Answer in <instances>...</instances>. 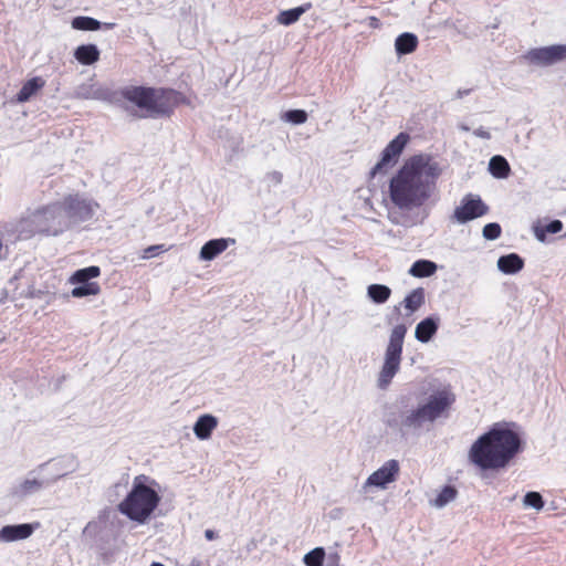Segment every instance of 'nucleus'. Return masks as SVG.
<instances>
[{
    "label": "nucleus",
    "mask_w": 566,
    "mask_h": 566,
    "mask_svg": "<svg viewBox=\"0 0 566 566\" xmlns=\"http://www.w3.org/2000/svg\"><path fill=\"white\" fill-rule=\"evenodd\" d=\"M440 174L439 164L429 156L411 157L390 180L391 201L405 210L421 207L434 192Z\"/></svg>",
    "instance_id": "f257e3e1"
},
{
    "label": "nucleus",
    "mask_w": 566,
    "mask_h": 566,
    "mask_svg": "<svg viewBox=\"0 0 566 566\" xmlns=\"http://www.w3.org/2000/svg\"><path fill=\"white\" fill-rule=\"evenodd\" d=\"M515 423H495L471 446L469 458L482 470H501L522 451V439L511 427Z\"/></svg>",
    "instance_id": "f03ea898"
},
{
    "label": "nucleus",
    "mask_w": 566,
    "mask_h": 566,
    "mask_svg": "<svg viewBox=\"0 0 566 566\" xmlns=\"http://www.w3.org/2000/svg\"><path fill=\"white\" fill-rule=\"evenodd\" d=\"M455 401V395L448 388H443L429 396L426 403L400 415L401 431H419L424 424L433 423L442 417Z\"/></svg>",
    "instance_id": "7ed1b4c3"
},
{
    "label": "nucleus",
    "mask_w": 566,
    "mask_h": 566,
    "mask_svg": "<svg viewBox=\"0 0 566 566\" xmlns=\"http://www.w3.org/2000/svg\"><path fill=\"white\" fill-rule=\"evenodd\" d=\"M147 480L143 474L136 476L132 490L117 505L123 515L139 524L146 523L160 503L158 492L145 483Z\"/></svg>",
    "instance_id": "20e7f679"
},
{
    "label": "nucleus",
    "mask_w": 566,
    "mask_h": 566,
    "mask_svg": "<svg viewBox=\"0 0 566 566\" xmlns=\"http://www.w3.org/2000/svg\"><path fill=\"white\" fill-rule=\"evenodd\" d=\"M122 94L125 99L136 104L139 108L156 115H169L176 96L172 90L158 91L143 86L127 87Z\"/></svg>",
    "instance_id": "39448f33"
},
{
    "label": "nucleus",
    "mask_w": 566,
    "mask_h": 566,
    "mask_svg": "<svg viewBox=\"0 0 566 566\" xmlns=\"http://www.w3.org/2000/svg\"><path fill=\"white\" fill-rule=\"evenodd\" d=\"M406 333L407 327L403 324H398L391 329L385 353V361L378 377V387L380 389H386L399 370Z\"/></svg>",
    "instance_id": "423d86ee"
},
{
    "label": "nucleus",
    "mask_w": 566,
    "mask_h": 566,
    "mask_svg": "<svg viewBox=\"0 0 566 566\" xmlns=\"http://www.w3.org/2000/svg\"><path fill=\"white\" fill-rule=\"evenodd\" d=\"M67 229L81 222L90 220L98 207L93 200L86 199L78 193L69 195L59 201Z\"/></svg>",
    "instance_id": "0eeeda50"
},
{
    "label": "nucleus",
    "mask_w": 566,
    "mask_h": 566,
    "mask_svg": "<svg viewBox=\"0 0 566 566\" xmlns=\"http://www.w3.org/2000/svg\"><path fill=\"white\" fill-rule=\"evenodd\" d=\"M33 217L41 234L59 235L69 230L59 201L35 210Z\"/></svg>",
    "instance_id": "6e6552de"
},
{
    "label": "nucleus",
    "mask_w": 566,
    "mask_h": 566,
    "mask_svg": "<svg viewBox=\"0 0 566 566\" xmlns=\"http://www.w3.org/2000/svg\"><path fill=\"white\" fill-rule=\"evenodd\" d=\"M408 140V134L400 133L397 135L382 150L380 160L370 170V177L374 178L377 175L385 174L388 167L395 165Z\"/></svg>",
    "instance_id": "1a4fd4ad"
},
{
    "label": "nucleus",
    "mask_w": 566,
    "mask_h": 566,
    "mask_svg": "<svg viewBox=\"0 0 566 566\" xmlns=\"http://www.w3.org/2000/svg\"><path fill=\"white\" fill-rule=\"evenodd\" d=\"M489 212V207L482 201V199L472 193L465 195L461 205L453 211V219L459 223H467L468 221L480 218Z\"/></svg>",
    "instance_id": "9d476101"
},
{
    "label": "nucleus",
    "mask_w": 566,
    "mask_h": 566,
    "mask_svg": "<svg viewBox=\"0 0 566 566\" xmlns=\"http://www.w3.org/2000/svg\"><path fill=\"white\" fill-rule=\"evenodd\" d=\"M35 234H41V232L38 231L33 212L15 223L6 224L1 232L2 238L10 243H15L19 240H28Z\"/></svg>",
    "instance_id": "9b49d317"
},
{
    "label": "nucleus",
    "mask_w": 566,
    "mask_h": 566,
    "mask_svg": "<svg viewBox=\"0 0 566 566\" xmlns=\"http://www.w3.org/2000/svg\"><path fill=\"white\" fill-rule=\"evenodd\" d=\"M525 59L535 65L548 66L566 59V44L532 49Z\"/></svg>",
    "instance_id": "f8f14e48"
},
{
    "label": "nucleus",
    "mask_w": 566,
    "mask_h": 566,
    "mask_svg": "<svg viewBox=\"0 0 566 566\" xmlns=\"http://www.w3.org/2000/svg\"><path fill=\"white\" fill-rule=\"evenodd\" d=\"M399 462L397 460H388L382 467L368 476L364 484V489L369 486L385 489L388 483L396 481L399 474Z\"/></svg>",
    "instance_id": "ddd939ff"
},
{
    "label": "nucleus",
    "mask_w": 566,
    "mask_h": 566,
    "mask_svg": "<svg viewBox=\"0 0 566 566\" xmlns=\"http://www.w3.org/2000/svg\"><path fill=\"white\" fill-rule=\"evenodd\" d=\"M40 526V523H23L17 525H6L0 530V543H11L29 538Z\"/></svg>",
    "instance_id": "4468645a"
},
{
    "label": "nucleus",
    "mask_w": 566,
    "mask_h": 566,
    "mask_svg": "<svg viewBox=\"0 0 566 566\" xmlns=\"http://www.w3.org/2000/svg\"><path fill=\"white\" fill-rule=\"evenodd\" d=\"M235 241L231 238H220L212 239L206 242L199 252V259L202 261H212L218 255H220L230 244H233Z\"/></svg>",
    "instance_id": "2eb2a0df"
},
{
    "label": "nucleus",
    "mask_w": 566,
    "mask_h": 566,
    "mask_svg": "<svg viewBox=\"0 0 566 566\" xmlns=\"http://www.w3.org/2000/svg\"><path fill=\"white\" fill-rule=\"evenodd\" d=\"M439 317L429 316L416 326L415 337L421 343H428L437 333L439 327Z\"/></svg>",
    "instance_id": "dca6fc26"
},
{
    "label": "nucleus",
    "mask_w": 566,
    "mask_h": 566,
    "mask_svg": "<svg viewBox=\"0 0 566 566\" xmlns=\"http://www.w3.org/2000/svg\"><path fill=\"white\" fill-rule=\"evenodd\" d=\"M218 426V419L212 415H202L193 426V432L200 440H207Z\"/></svg>",
    "instance_id": "f3484780"
},
{
    "label": "nucleus",
    "mask_w": 566,
    "mask_h": 566,
    "mask_svg": "<svg viewBox=\"0 0 566 566\" xmlns=\"http://www.w3.org/2000/svg\"><path fill=\"white\" fill-rule=\"evenodd\" d=\"M524 266V260L516 253L502 255L497 260V268L505 274H515Z\"/></svg>",
    "instance_id": "a211bd4d"
},
{
    "label": "nucleus",
    "mask_w": 566,
    "mask_h": 566,
    "mask_svg": "<svg viewBox=\"0 0 566 566\" xmlns=\"http://www.w3.org/2000/svg\"><path fill=\"white\" fill-rule=\"evenodd\" d=\"M99 50L95 44H82L74 51V57L83 65H92L99 60Z\"/></svg>",
    "instance_id": "6ab92c4d"
},
{
    "label": "nucleus",
    "mask_w": 566,
    "mask_h": 566,
    "mask_svg": "<svg viewBox=\"0 0 566 566\" xmlns=\"http://www.w3.org/2000/svg\"><path fill=\"white\" fill-rule=\"evenodd\" d=\"M418 46V38L416 34L405 32L397 36L395 41V49L398 55L410 54L416 51Z\"/></svg>",
    "instance_id": "aec40b11"
},
{
    "label": "nucleus",
    "mask_w": 566,
    "mask_h": 566,
    "mask_svg": "<svg viewBox=\"0 0 566 566\" xmlns=\"http://www.w3.org/2000/svg\"><path fill=\"white\" fill-rule=\"evenodd\" d=\"M71 25L75 30L81 31H97L102 27H105L106 29H112L115 27V23H104L102 24L98 20L91 18V17H84L78 15L73 18Z\"/></svg>",
    "instance_id": "412c9836"
},
{
    "label": "nucleus",
    "mask_w": 566,
    "mask_h": 566,
    "mask_svg": "<svg viewBox=\"0 0 566 566\" xmlns=\"http://www.w3.org/2000/svg\"><path fill=\"white\" fill-rule=\"evenodd\" d=\"M44 85H45V81L40 76H35V77L28 80L22 85L19 93L17 94L18 102L23 103V102L29 101Z\"/></svg>",
    "instance_id": "4be33fe9"
},
{
    "label": "nucleus",
    "mask_w": 566,
    "mask_h": 566,
    "mask_svg": "<svg viewBox=\"0 0 566 566\" xmlns=\"http://www.w3.org/2000/svg\"><path fill=\"white\" fill-rule=\"evenodd\" d=\"M75 95L83 99H103L106 97V92L94 83H87L80 85L76 88Z\"/></svg>",
    "instance_id": "5701e85b"
},
{
    "label": "nucleus",
    "mask_w": 566,
    "mask_h": 566,
    "mask_svg": "<svg viewBox=\"0 0 566 566\" xmlns=\"http://www.w3.org/2000/svg\"><path fill=\"white\" fill-rule=\"evenodd\" d=\"M437 264L429 260H418L409 269V274L415 277H428L434 274Z\"/></svg>",
    "instance_id": "b1692460"
},
{
    "label": "nucleus",
    "mask_w": 566,
    "mask_h": 566,
    "mask_svg": "<svg viewBox=\"0 0 566 566\" xmlns=\"http://www.w3.org/2000/svg\"><path fill=\"white\" fill-rule=\"evenodd\" d=\"M311 8V3L285 10L279 13L276 20L280 24L291 25L295 23L300 17Z\"/></svg>",
    "instance_id": "393cba45"
},
{
    "label": "nucleus",
    "mask_w": 566,
    "mask_h": 566,
    "mask_svg": "<svg viewBox=\"0 0 566 566\" xmlns=\"http://www.w3.org/2000/svg\"><path fill=\"white\" fill-rule=\"evenodd\" d=\"M489 170L495 178H506L511 168L504 157L496 155L490 159Z\"/></svg>",
    "instance_id": "a878e982"
},
{
    "label": "nucleus",
    "mask_w": 566,
    "mask_h": 566,
    "mask_svg": "<svg viewBox=\"0 0 566 566\" xmlns=\"http://www.w3.org/2000/svg\"><path fill=\"white\" fill-rule=\"evenodd\" d=\"M367 295L377 304H382L388 301L391 295V290L387 285L371 284L367 289Z\"/></svg>",
    "instance_id": "bb28decb"
},
{
    "label": "nucleus",
    "mask_w": 566,
    "mask_h": 566,
    "mask_svg": "<svg viewBox=\"0 0 566 566\" xmlns=\"http://www.w3.org/2000/svg\"><path fill=\"white\" fill-rule=\"evenodd\" d=\"M424 303V290L422 287L415 289L403 300V305L411 313L416 312Z\"/></svg>",
    "instance_id": "cd10ccee"
},
{
    "label": "nucleus",
    "mask_w": 566,
    "mask_h": 566,
    "mask_svg": "<svg viewBox=\"0 0 566 566\" xmlns=\"http://www.w3.org/2000/svg\"><path fill=\"white\" fill-rule=\"evenodd\" d=\"M101 274V270L96 265H91L81 270H77L71 277L72 283H84L90 282L91 279L97 277Z\"/></svg>",
    "instance_id": "c85d7f7f"
},
{
    "label": "nucleus",
    "mask_w": 566,
    "mask_h": 566,
    "mask_svg": "<svg viewBox=\"0 0 566 566\" xmlns=\"http://www.w3.org/2000/svg\"><path fill=\"white\" fill-rule=\"evenodd\" d=\"M78 285L72 290L74 297H83L88 295H96L101 292V287L96 282L77 283Z\"/></svg>",
    "instance_id": "c756f323"
},
{
    "label": "nucleus",
    "mask_w": 566,
    "mask_h": 566,
    "mask_svg": "<svg viewBox=\"0 0 566 566\" xmlns=\"http://www.w3.org/2000/svg\"><path fill=\"white\" fill-rule=\"evenodd\" d=\"M458 492L455 488L447 485L444 486L438 496L433 501V505L436 507H443L451 501H453L457 496Z\"/></svg>",
    "instance_id": "7c9ffc66"
},
{
    "label": "nucleus",
    "mask_w": 566,
    "mask_h": 566,
    "mask_svg": "<svg viewBox=\"0 0 566 566\" xmlns=\"http://www.w3.org/2000/svg\"><path fill=\"white\" fill-rule=\"evenodd\" d=\"M325 551L323 547H316L305 554L304 563L306 566H323Z\"/></svg>",
    "instance_id": "2f4dec72"
},
{
    "label": "nucleus",
    "mask_w": 566,
    "mask_h": 566,
    "mask_svg": "<svg viewBox=\"0 0 566 566\" xmlns=\"http://www.w3.org/2000/svg\"><path fill=\"white\" fill-rule=\"evenodd\" d=\"M285 122L300 125L307 120V113L303 109H290L281 116Z\"/></svg>",
    "instance_id": "473e14b6"
},
{
    "label": "nucleus",
    "mask_w": 566,
    "mask_h": 566,
    "mask_svg": "<svg viewBox=\"0 0 566 566\" xmlns=\"http://www.w3.org/2000/svg\"><path fill=\"white\" fill-rule=\"evenodd\" d=\"M43 481L36 479H27L19 485L18 493L20 495H28L42 489Z\"/></svg>",
    "instance_id": "72a5a7b5"
},
{
    "label": "nucleus",
    "mask_w": 566,
    "mask_h": 566,
    "mask_svg": "<svg viewBox=\"0 0 566 566\" xmlns=\"http://www.w3.org/2000/svg\"><path fill=\"white\" fill-rule=\"evenodd\" d=\"M562 229H563V223H562V221H560V220H553V221H551V222L546 226L545 230L539 229V228H536V229H535V235H536V238H537L539 241H544V240H545V232H548V233H553V234H555V233L560 232V231H562Z\"/></svg>",
    "instance_id": "f704fd0d"
},
{
    "label": "nucleus",
    "mask_w": 566,
    "mask_h": 566,
    "mask_svg": "<svg viewBox=\"0 0 566 566\" xmlns=\"http://www.w3.org/2000/svg\"><path fill=\"white\" fill-rule=\"evenodd\" d=\"M523 503L525 506L533 507L535 510H541L544 506V501L542 495L538 492H527L524 495Z\"/></svg>",
    "instance_id": "c9c22d12"
},
{
    "label": "nucleus",
    "mask_w": 566,
    "mask_h": 566,
    "mask_svg": "<svg viewBox=\"0 0 566 566\" xmlns=\"http://www.w3.org/2000/svg\"><path fill=\"white\" fill-rule=\"evenodd\" d=\"M501 226L496 222L485 224L482 231L486 240H496L501 235Z\"/></svg>",
    "instance_id": "e433bc0d"
},
{
    "label": "nucleus",
    "mask_w": 566,
    "mask_h": 566,
    "mask_svg": "<svg viewBox=\"0 0 566 566\" xmlns=\"http://www.w3.org/2000/svg\"><path fill=\"white\" fill-rule=\"evenodd\" d=\"M165 251H166V249H165L164 244L150 245L144 250L143 258L150 259V258L157 255L158 253L165 252Z\"/></svg>",
    "instance_id": "4c0bfd02"
},
{
    "label": "nucleus",
    "mask_w": 566,
    "mask_h": 566,
    "mask_svg": "<svg viewBox=\"0 0 566 566\" xmlns=\"http://www.w3.org/2000/svg\"><path fill=\"white\" fill-rule=\"evenodd\" d=\"M268 179L273 184L279 185L283 180V175L280 171H271L268 174Z\"/></svg>",
    "instance_id": "58836bf2"
},
{
    "label": "nucleus",
    "mask_w": 566,
    "mask_h": 566,
    "mask_svg": "<svg viewBox=\"0 0 566 566\" xmlns=\"http://www.w3.org/2000/svg\"><path fill=\"white\" fill-rule=\"evenodd\" d=\"M473 134L476 136V137H480V138H483V139H490L491 138V134L490 132H488L485 128L483 127H479L476 128Z\"/></svg>",
    "instance_id": "ea45409f"
},
{
    "label": "nucleus",
    "mask_w": 566,
    "mask_h": 566,
    "mask_svg": "<svg viewBox=\"0 0 566 566\" xmlns=\"http://www.w3.org/2000/svg\"><path fill=\"white\" fill-rule=\"evenodd\" d=\"M366 21H367V24H368L370 28H373V29H378V28H380V27H381V22H380V20H379L378 18H376V17H368V18L366 19Z\"/></svg>",
    "instance_id": "a19ab883"
},
{
    "label": "nucleus",
    "mask_w": 566,
    "mask_h": 566,
    "mask_svg": "<svg viewBox=\"0 0 566 566\" xmlns=\"http://www.w3.org/2000/svg\"><path fill=\"white\" fill-rule=\"evenodd\" d=\"M339 560H340V557H339V555L337 553L331 554L328 556V565L329 566H338Z\"/></svg>",
    "instance_id": "79ce46f5"
},
{
    "label": "nucleus",
    "mask_w": 566,
    "mask_h": 566,
    "mask_svg": "<svg viewBox=\"0 0 566 566\" xmlns=\"http://www.w3.org/2000/svg\"><path fill=\"white\" fill-rule=\"evenodd\" d=\"M9 250L8 245H4L2 243V240L0 239V261L4 260L8 256Z\"/></svg>",
    "instance_id": "37998d69"
},
{
    "label": "nucleus",
    "mask_w": 566,
    "mask_h": 566,
    "mask_svg": "<svg viewBox=\"0 0 566 566\" xmlns=\"http://www.w3.org/2000/svg\"><path fill=\"white\" fill-rule=\"evenodd\" d=\"M205 536L208 541H212L217 537L216 533L212 530H207L205 532Z\"/></svg>",
    "instance_id": "c03bdc74"
},
{
    "label": "nucleus",
    "mask_w": 566,
    "mask_h": 566,
    "mask_svg": "<svg viewBox=\"0 0 566 566\" xmlns=\"http://www.w3.org/2000/svg\"><path fill=\"white\" fill-rule=\"evenodd\" d=\"M470 93V90H459L457 92V97L462 98L464 95H468Z\"/></svg>",
    "instance_id": "a18cd8bd"
},
{
    "label": "nucleus",
    "mask_w": 566,
    "mask_h": 566,
    "mask_svg": "<svg viewBox=\"0 0 566 566\" xmlns=\"http://www.w3.org/2000/svg\"><path fill=\"white\" fill-rule=\"evenodd\" d=\"M190 566H201V562L199 559L193 558L190 563Z\"/></svg>",
    "instance_id": "49530a36"
},
{
    "label": "nucleus",
    "mask_w": 566,
    "mask_h": 566,
    "mask_svg": "<svg viewBox=\"0 0 566 566\" xmlns=\"http://www.w3.org/2000/svg\"><path fill=\"white\" fill-rule=\"evenodd\" d=\"M64 475H65V473L57 474V475H55V476L51 480V482H55V481L60 480L61 478H63Z\"/></svg>",
    "instance_id": "de8ad7c7"
},
{
    "label": "nucleus",
    "mask_w": 566,
    "mask_h": 566,
    "mask_svg": "<svg viewBox=\"0 0 566 566\" xmlns=\"http://www.w3.org/2000/svg\"><path fill=\"white\" fill-rule=\"evenodd\" d=\"M459 127H460V129H461V130H464V132H468V130L470 129V128H469L467 125H464V124H461Z\"/></svg>",
    "instance_id": "09e8293b"
},
{
    "label": "nucleus",
    "mask_w": 566,
    "mask_h": 566,
    "mask_svg": "<svg viewBox=\"0 0 566 566\" xmlns=\"http://www.w3.org/2000/svg\"><path fill=\"white\" fill-rule=\"evenodd\" d=\"M150 566H165V565H163L160 563H153Z\"/></svg>",
    "instance_id": "8fccbe9b"
},
{
    "label": "nucleus",
    "mask_w": 566,
    "mask_h": 566,
    "mask_svg": "<svg viewBox=\"0 0 566 566\" xmlns=\"http://www.w3.org/2000/svg\"><path fill=\"white\" fill-rule=\"evenodd\" d=\"M90 525H91V523H88V524H87V526H85L84 532H85L86 530H88Z\"/></svg>",
    "instance_id": "3c124183"
}]
</instances>
